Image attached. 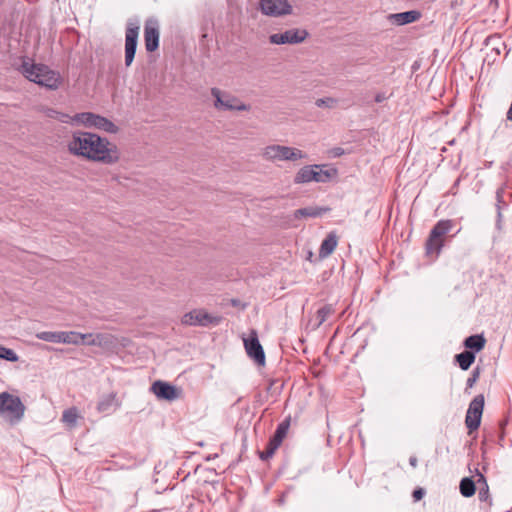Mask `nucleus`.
<instances>
[{"instance_id":"dca6fc26","label":"nucleus","mask_w":512,"mask_h":512,"mask_svg":"<svg viewBox=\"0 0 512 512\" xmlns=\"http://www.w3.org/2000/svg\"><path fill=\"white\" fill-rule=\"evenodd\" d=\"M151 391L158 399L166 401H174L181 395V390L174 385L161 380L155 381L151 386Z\"/></svg>"},{"instance_id":"423d86ee","label":"nucleus","mask_w":512,"mask_h":512,"mask_svg":"<svg viewBox=\"0 0 512 512\" xmlns=\"http://www.w3.org/2000/svg\"><path fill=\"white\" fill-rule=\"evenodd\" d=\"M71 120L88 128H96L108 133H117L118 127L108 118L92 112H82L75 114Z\"/></svg>"},{"instance_id":"f03ea898","label":"nucleus","mask_w":512,"mask_h":512,"mask_svg":"<svg viewBox=\"0 0 512 512\" xmlns=\"http://www.w3.org/2000/svg\"><path fill=\"white\" fill-rule=\"evenodd\" d=\"M20 72L29 81L44 86L50 90H56L61 84V77L58 72L49 69L43 64H34L29 61H23L20 66Z\"/></svg>"},{"instance_id":"7c9ffc66","label":"nucleus","mask_w":512,"mask_h":512,"mask_svg":"<svg viewBox=\"0 0 512 512\" xmlns=\"http://www.w3.org/2000/svg\"><path fill=\"white\" fill-rule=\"evenodd\" d=\"M0 359H4L9 362H17L19 356L10 348H6L0 345Z\"/></svg>"},{"instance_id":"2f4dec72","label":"nucleus","mask_w":512,"mask_h":512,"mask_svg":"<svg viewBox=\"0 0 512 512\" xmlns=\"http://www.w3.org/2000/svg\"><path fill=\"white\" fill-rule=\"evenodd\" d=\"M278 447H279L278 445H276L275 443H273L269 440L265 450L259 453L260 459L264 460V461L268 460L269 458H271L274 455V453L278 449Z\"/></svg>"},{"instance_id":"4468645a","label":"nucleus","mask_w":512,"mask_h":512,"mask_svg":"<svg viewBox=\"0 0 512 512\" xmlns=\"http://www.w3.org/2000/svg\"><path fill=\"white\" fill-rule=\"evenodd\" d=\"M159 23L155 19H149L144 25V43L148 52H154L159 47Z\"/></svg>"},{"instance_id":"9d476101","label":"nucleus","mask_w":512,"mask_h":512,"mask_svg":"<svg viewBox=\"0 0 512 512\" xmlns=\"http://www.w3.org/2000/svg\"><path fill=\"white\" fill-rule=\"evenodd\" d=\"M309 33L305 29H288L282 33H274L269 36V42L275 45L299 44L306 40Z\"/></svg>"},{"instance_id":"39448f33","label":"nucleus","mask_w":512,"mask_h":512,"mask_svg":"<svg viewBox=\"0 0 512 512\" xmlns=\"http://www.w3.org/2000/svg\"><path fill=\"white\" fill-rule=\"evenodd\" d=\"M264 159L272 162L277 161H291L295 162L298 160L305 159L307 157L306 153H304L302 150L279 145V144H273L269 145L264 148L262 153Z\"/></svg>"},{"instance_id":"ddd939ff","label":"nucleus","mask_w":512,"mask_h":512,"mask_svg":"<svg viewBox=\"0 0 512 512\" xmlns=\"http://www.w3.org/2000/svg\"><path fill=\"white\" fill-rule=\"evenodd\" d=\"M220 321L221 317L213 316L203 310H193L189 313H186L182 319V322L186 325H198L203 327H207L210 325H218Z\"/></svg>"},{"instance_id":"f257e3e1","label":"nucleus","mask_w":512,"mask_h":512,"mask_svg":"<svg viewBox=\"0 0 512 512\" xmlns=\"http://www.w3.org/2000/svg\"><path fill=\"white\" fill-rule=\"evenodd\" d=\"M67 147L72 155L106 165L116 163L120 157L114 143L105 137L86 131L73 132Z\"/></svg>"},{"instance_id":"6ab92c4d","label":"nucleus","mask_w":512,"mask_h":512,"mask_svg":"<svg viewBox=\"0 0 512 512\" xmlns=\"http://www.w3.org/2000/svg\"><path fill=\"white\" fill-rule=\"evenodd\" d=\"M330 209L327 207L308 206L300 208L294 211L293 216L295 219L307 218V217H320Z\"/></svg>"},{"instance_id":"4c0bfd02","label":"nucleus","mask_w":512,"mask_h":512,"mask_svg":"<svg viewBox=\"0 0 512 512\" xmlns=\"http://www.w3.org/2000/svg\"><path fill=\"white\" fill-rule=\"evenodd\" d=\"M417 463H418V459L416 456H411L409 458V464L413 467V468H416L417 467Z\"/></svg>"},{"instance_id":"1a4fd4ad","label":"nucleus","mask_w":512,"mask_h":512,"mask_svg":"<svg viewBox=\"0 0 512 512\" xmlns=\"http://www.w3.org/2000/svg\"><path fill=\"white\" fill-rule=\"evenodd\" d=\"M484 402L485 399L483 394H479L476 395L469 404L465 417V424L469 430V433L477 430L480 426Z\"/></svg>"},{"instance_id":"b1692460","label":"nucleus","mask_w":512,"mask_h":512,"mask_svg":"<svg viewBox=\"0 0 512 512\" xmlns=\"http://www.w3.org/2000/svg\"><path fill=\"white\" fill-rule=\"evenodd\" d=\"M290 427V417L283 420L278 424L274 435L270 438V441L280 446L283 439L286 437Z\"/></svg>"},{"instance_id":"f8f14e48","label":"nucleus","mask_w":512,"mask_h":512,"mask_svg":"<svg viewBox=\"0 0 512 512\" xmlns=\"http://www.w3.org/2000/svg\"><path fill=\"white\" fill-rule=\"evenodd\" d=\"M259 7L264 15L279 17L292 13V6L287 0H260Z\"/></svg>"},{"instance_id":"f704fd0d","label":"nucleus","mask_w":512,"mask_h":512,"mask_svg":"<svg viewBox=\"0 0 512 512\" xmlns=\"http://www.w3.org/2000/svg\"><path fill=\"white\" fill-rule=\"evenodd\" d=\"M478 378H479V371H478V369H476L473 371L472 375L467 379L466 388H472Z\"/></svg>"},{"instance_id":"f3484780","label":"nucleus","mask_w":512,"mask_h":512,"mask_svg":"<svg viewBox=\"0 0 512 512\" xmlns=\"http://www.w3.org/2000/svg\"><path fill=\"white\" fill-rule=\"evenodd\" d=\"M244 346L248 356L257 364H265V353L262 345L256 336H251L244 340Z\"/></svg>"},{"instance_id":"6e6552de","label":"nucleus","mask_w":512,"mask_h":512,"mask_svg":"<svg viewBox=\"0 0 512 512\" xmlns=\"http://www.w3.org/2000/svg\"><path fill=\"white\" fill-rule=\"evenodd\" d=\"M211 94L215 98L214 106L218 110H225V111H247L249 110V106L245 103L241 102L238 98L235 96L223 93L218 88H212Z\"/></svg>"},{"instance_id":"0eeeda50","label":"nucleus","mask_w":512,"mask_h":512,"mask_svg":"<svg viewBox=\"0 0 512 512\" xmlns=\"http://www.w3.org/2000/svg\"><path fill=\"white\" fill-rule=\"evenodd\" d=\"M331 178L329 170L321 169L320 165H307L302 167L294 177L295 184H303L311 181L325 183Z\"/></svg>"},{"instance_id":"20e7f679","label":"nucleus","mask_w":512,"mask_h":512,"mask_svg":"<svg viewBox=\"0 0 512 512\" xmlns=\"http://www.w3.org/2000/svg\"><path fill=\"white\" fill-rule=\"evenodd\" d=\"M453 225L452 220H439L433 226L425 243L427 255H439L444 245V236L451 231Z\"/></svg>"},{"instance_id":"5701e85b","label":"nucleus","mask_w":512,"mask_h":512,"mask_svg":"<svg viewBox=\"0 0 512 512\" xmlns=\"http://www.w3.org/2000/svg\"><path fill=\"white\" fill-rule=\"evenodd\" d=\"M486 340L482 335H471L464 340V346L468 351L479 352L485 346Z\"/></svg>"},{"instance_id":"393cba45","label":"nucleus","mask_w":512,"mask_h":512,"mask_svg":"<svg viewBox=\"0 0 512 512\" xmlns=\"http://www.w3.org/2000/svg\"><path fill=\"white\" fill-rule=\"evenodd\" d=\"M335 313L333 305L326 304L319 308L316 313L314 328H319L331 315Z\"/></svg>"},{"instance_id":"c85d7f7f","label":"nucleus","mask_w":512,"mask_h":512,"mask_svg":"<svg viewBox=\"0 0 512 512\" xmlns=\"http://www.w3.org/2000/svg\"><path fill=\"white\" fill-rule=\"evenodd\" d=\"M78 336L81 337V338L77 337L78 345L79 344H87V345H100L101 344V335L100 334H98V335H93L91 333L81 334L78 332Z\"/></svg>"},{"instance_id":"a878e982","label":"nucleus","mask_w":512,"mask_h":512,"mask_svg":"<svg viewBox=\"0 0 512 512\" xmlns=\"http://www.w3.org/2000/svg\"><path fill=\"white\" fill-rule=\"evenodd\" d=\"M455 360L462 370H468L475 361L474 352L465 350L455 356Z\"/></svg>"},{"instance_id":"9b49d317","label":"nucleus","mask_w":512,"mask_h":512,"mask_svg":"<svg viewBox=\"0 0 512 512\" xmlns=\"http://www.w3.org/2000/svg\"><path fill=\"white\" fill-rule=\"evenodd\" d=\"M139 25L133 24L131 22L128 23L126 32H125V65L129 67L135 57L138 35H139Z\"/></svg>"},{"instance_id":"c9c22d12","label":"nucleus","mask_w":512,"mask_h":512,"mask_svg":"<svg viewBox=\"0 0 512 512\" xmlns=\"http://www.w3.org/2000/svg\"><path fill=\"white\" fill-rule=\"evenodd\" d=\"M424 495H425V490L423 488H416L412 493V496L415 501L421 500Z\"/></svg>"},{"instance_id":"7ed1b4c3","label":"nucleus","mask_w":512,"mask_h":512,"mask_svg":"<svg viewBox=\"0 0 512 512\" xmlns=\"http://www.w3.org/2000/svg\"><path fill=\"white\" fill-rule=\"evenodd\" d=\"M25 407L18 396L8 392L0 393V416L11 425L17 424L24 416Z\"/></svg>"},{"instance_id":"58836bf2","label":"nucleus","mask_w":512,"mask_h":512,"mask_svg":"<svg viewBox=\"0 0 512 512\" xmlns=\"http://www.w3.org/2000/svg\"><path fill=\"white\" fill-rule=\"evenodd\" d=\"M344 153V150L342 148H335L334 149V155L335 156H340Z\"/></svg>"},{"instance_id":"72a5a7b5","label":"nucleus","mask_w":512,"mask_h":512,"mask_svg":"<svg viewBox=\"0 0 512 512\" xmlns=\"http://www.w3.org/2000/svg\"><path fill=\"white\" fill-rule=\"evenodd\" d=\"M337 100L332 97L319 98L316 100L315 104L317 107H326V108H335L337 105Z\"/></svg>"},{"instance_id":"2eb2a0df","label":"nucleus","mask_w":512,"mask_h":512,"mask_svg":"<svg viewBox=\"0 0 512 512\" xmlns=\"http://www.w3.org/2000/svg\"><path fill=\"white\" fill-rule=\"evenodd\" d=\"M78 332L75 331H60V332H51V331H43L37 334V338L46 342L51 343H65V344H74L78 345Z\"/></svg>"},{"instance_id":"4be33fe9","label":"nucleus","mask_w":512,"mask_h":512,"mask_svg":"<svg viewBox=\"0 0 512 512\" xmlns=\"http://www.w3.org/2000/svg\"><path fill=\"white\" fill-rule=\"evenodd\" d=\"M505 190L506 185L500 186L496 190V210H497V220H496V227L498 229H501V223H502V210L507 207V203L505 201Z\"/></svg>"},{"instance_id":"cd10ccee","label":"nucleus","mask_w":512,"mask_h":512,"mask_svg":"<svg viewBox=\"0 0 512 512\" xmlns=\"http://www.w3.org/2000/svg\"><path fill=\"white\" fill-rule=\"evenodd\" d=\"M117 403L116 395L110 393L108 395L103 396L97 405V409L101 413H108L112 410L114 404Z\"/></svg>"},{"instance_id":"ea45409f","label":"nucleus","mask_w":512,"mask_h":512,"mask_svg":"<svg viewBox=\"0 0 512 512\" xmlns=\"http://www.w3.org/2000/svg\"><path fill=\"white\" fill-rule=\"evenodd\" d=\"M216 457H217V454H215L214 456H208V457H207V460H211V459H214V458H216Z\"/></svg>"},{"instance_id":"a211bd4d","label":"nucleus","mask_w":512,"mask_h":512,"mask_svg":"<svg viewBox=\"0 0 512 512\" xmlns=\"http://www.w3.org/2000/svg\"><path fill=\"white\" fill-rule=\"evenodd\" d=\"M477 480H476V486L478 487V499L480 502H484L487 504V506L492 505V498L489 494V486L486 480V477L480 473L477 469Z\"/></svg>"},{"instance_id":"e433bc0d","label":"nucleus","mask_w":512,"mask_h":512,"mask_svg":"<svg viewBox=\"0 0 512 512\" xmlns=\"http://www.w3.org/2000/svg\"><path fill=\"white\" fill-rule=\"evenodd\" d=\"M387 99V96L384 92H379L375 95V102L376 103H382Z\"/></svg>"},{"instance_id":"473e14b6","label":"nucleus","mask_w":512,"mask_h":512,"mask_svg":"<svg viewBox=\"0 0 512 512\" xmlns=\"http://www.w3.org/2000/svg\"><path fill=\"white\" fill-rule=\"evenodd\" d=\"M278 447H279L278 445H276L275 443H273L269 440L265 450L259 453L260 459L264 460V461L268 460L269 458H271L274 455V453L278 449Z\"/></svg>"},{"instance_id":"aec40b11","label":"nucleus","mask_w":512,"mask_h":512,"mask_svg":"<svg viewBox=\"0 0 512 512\" xmlns=\"http://www.w3.org/2000/svg\"><path fill=\"white\" fill-rule=\"evenodd\" d=\"M419 17H420V13L418 11H415V10L405 11V12L396 13V14H391L389 16L390 20L394 24L399 25V26L405 25V24H409V23H413L416 20H418Z\"/></svg>"},{"instance_id":"c756f323","label":"nucleus","mask_w":512,"mask_h":512,"mask_svg":"<svg viewBox=\"0 0 512 512\" xmlns=\"http://www.w3.org/2000/svg\"><path fill=\"white\" fill-rule=\"evenodd\" d=\"M78 418L76 408H70L63 412L62 421L70 426H74L76 424Z\"/></svg>"},{"instance_id":"a19ab883","label":"nucleus","mask_w":512,"mask_h":512,"mask_svg":"<svg viewBox=\"0 0 512 512\" xmlns=\"http://www.w3.org/2000/svg\"><path fill=\"white\" fill-rule=\"evenodd\" d=\"M64 117H65V118H68L69 116H68V115H63V119H61V120H62V122H66V120L64 119Z\"/></svg>"},{"instance_id":"412c9836","label":"nucleus","mask_w":512,"mask_h":512,"mask_svg":"<svg viewBox=\"0 0 512 512\" xmlns=\"http://www.w3.org/2000/svg\"><path fill=\"white\" fill-rule=\"evenodd\" d=\"M338 239L335 233H329L326 238L322 241L319 256L321 258L328 257L337 247Z\"/></svg>"},{"instance_id":"bb28decb","label":"nucleus","mask_w":512,"mask_h":512,"mask_svg":"<svg viewBox=\"0 0 512 512\" xmlns=\"http://www.w3.org/2000/svg\"><path fill=\"white\" fill-rule=\"evenodd\" d=\"M459 490L462 496L469 498L475 494L476 481L470 477H464L459 484Z\"/></svg>"}]
</instances>
